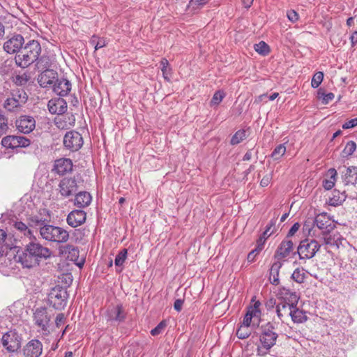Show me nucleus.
<instances>
[{
    "label": "nucleus",
    "mask_w": 357,
    "mask_h": 357,
    "mask_svg": "<svg viewBox=\"0 0 357 357\" xmlns=\"http://www.w3.org/2000/svg\"><path fill=\"white\" fill-rule=\"evenodd\" d=\"M29 241L23 250L17 252L15 260L23 268H31L38 266L42 260L50 258L52 251L41 245L36 237Z\"/></svg>",
    "instance_id": "f257e3e1"
},
{
    "label": "nucleus",
    "mask_w": 357,
    "mask_h": 357,
    "mask_svg": "<svg viewBox=\"0 0 357 357\" xmlns=\"http://www.w3.org/2000/svg\"><path fill=\"white\" fill-rule=\"evenodd\" d=\"M40 53L41 46L39 42L35 40H29L15 55V63L20 68H27L38 59Z\"/></svg>",
    "instance_id": "f03ea898"
},
{
    "label": "nucleus",
    "mask_w": 357,
    "mask_h": 357,
    "mask_svg": "<svg viewBox=\"0 0 357 357\" xmlns=\"http://www.w3.org/2000/svg\"><path fill=\"white\" fill-rule=\"evenodd\" d=\"M40 234L43 238L48 241L65 243L68 240V232L59 227L45 225L40 228Z\"/></svg>",
    "instance_id": "7ed1b4c3"
},
{
    "label": "nucleus",
    "mask_w": 357,
    "mask_h": 357,
    "mask_svg": "<svg viewBox=\"0 0 357 357\" xmlns=\"http://www.w3.org/2000/svg\"><path fill=\"white\" fill-rule=\"evenodd\" d=\"M27 95L24 91L17 90L13 91L11 96L6 99L3 107L8 112H17L27 100Z\"/></svg>",
    "instance_id": "20e7f679"
},
{
    "label": "nucleus",
    "mask_w": 357,
    "mask_h": 357,
    "mask_svg": "<svg viewBox=\"0 0 357 357\" xmlns=\"http://www.w3.org/2000/svg\"><path fill=\"white\" fill-rule=\"evenodd\" d=\"M278 335L275 331L274 326L268 322L261 327L259 341L263 349L268 351L276 343Z\"/></svg>",
    "instance_id": "39448f33"
},
{
    "label": "nucleus",
    "mask_w": 357,
    "mask_h": 357,
    "mask_svg": "<svg viewBox=\"0 0 357 357\" xmlns=\"http://www.w3.org/2000/svg\"><path fill=\"white\" fill-rule=\"evenodd\" d=\"M320 247V244L317 241L305 239L301 241L296 253L300 259H310L314 257Z\"/></svg>",
    "instance_id": "423d86ee"
},
{
    "label": "nucleus",
    "mask_w": 357,
    "mask_h": 357,
    "mask_svg": "<svg viewBox=\"0 0 357 357\" xmlns=\"http://www.w3.org/2000/svg\"><path fill=\"white\" fill-rule=\"evenodd\" d=\"M67 291L61 287L53 288L49 295L48 301L54 309L61 310L67 303Z\"/></svg>",
    "instance_id": "0eeeda50"
},
{
    "label": "nucleus",
    "mask_w": 357,
    "mask_h": 357,
    "mask_svg": "<svg viewBox=\"0 0 357 357\" xmlns=\"http://www.w3.org/2000/svg\"><path fill=\"white\" fill-rule=\"evenodd\" d=\"M35 324L40 328L39 331L43 335H46L50 333L49 329L50 317L48 315L45 308L40 307L36 309L33 314Z\"/></svg>",
    "instance_id": "6e6552de"
},
{
    "label": "nucleus",
    "mask_w": 357,
    "mask_h": 357,
    "mask_svg": "<svg viewBox=\"0 0 357 357\" xmlns=\"http://www.w3.org/2000/svg\"><path fill=\"white\" fill-rule=\"evenodd\" d=\"M22 338L15 331H10L2 337V344L9 352L17 351L21 347Z\"/></svg>",
    "instance_id": "1a4fd4ad"
},
{
    "label": "nucleus",
    "mask_w": 357,
    "mask_h": 357,
    "mask_svg": "<svg viewBox=\"0 0 357 357\" xmlns=\"http://www.w3.org/2000/svg\"><path fill=\"white\" fill-rule=\"evenodd\" d=\"M63 145L72 151H78L83 145V138L78 132H68L63 137Z\"/></svg>",
    "instance_id": "9d476101"
},
{
    "label": "nucleus",
    "mask_w": 357,
    "mask_h": 357,
    "mask_svg": "<svg viewBox=\"0 0 357 357\" xmlns=\"http://www.w3.org/2000/svg\"><path fill=\"white\" fill-rule=\"evenodd\" d=\"M78 190V185L75 178H63L59 184V191L63 197L74 195Z\"/></svg>",
    "instance_id": "9b49d317"
},
{
    "label": "nucleus",
    "mask_w": 357,
    "mask_h": 357,
    "mask_svg": "<svg viewBox=\"0 0 357 357\" xmlns=\"http://www.w3.org/2000/svg\"><path fill=\"white\" fill-rule=\"evenodd\" d=\"M24 44V39L20 34H15L3 43V50L8 54L19 52Z\"/></svg>",
    "instance_id": "f8f14e48"
},
{
    "label": "nucleus",
    "mask_w": 357,
    "mask_h": 357,
    "mask_svg": "<svg viewBox=\"0 0 357 357\" xmlns=\"http://www.w3.org/2000/svg\"><path fill=\"white\" fill-rule=\"evenodd\" d=\"M17 129L24 134L32 132L36 127V121L33 117L28 115L20 116L15 121Z\"/></svg>",
    "instance_id": "ddd939ff"
},
{
    "label": "nucleus",
    "mask_w": 357,
    "mask_h": 357,
    "mask_svg": "<svg viewBox=\"0 0 357 357\" xmlns=\"http://www.w3.org/2000/svg\"><path fill=\"white\" fill-rule=\"evenodd\" d=\"M294 249V243L291 240L284 239L278 247L274 258L276 261H282V259L290 255Z\"/></svg>",
    "instance_id": "4468645a"
},
{
    "label": "nucleus",
    "mask_w": 357,
    "mask_h": 357,
    "mask_svg": "<svg viewBox=\"0 0 357 357\" xmlns=\"http://www.w3.org/2000/svg\"><path fill=\"white\" fill-rule=\"evenodd\" d=\"M107 321L123 322L126 317V312L122 305H116L107 310Z\"/></svg>",
    "instance_id": "2eb2a0df"
},
{
    "label": "nucleus",
    "mask_w": 357,
    "mask_h": 357,
    "mask_svg": "<svg viewBox=\"0 0 357 357\" xmlns=\"http://www.w3.org/2000/svg\"><path fill=\"white\" fill-rule=\"evenodd\" d=\"M58 79V74L53 70H45L42 72L38 78L40 86L44 88H52L54 84Z\"/></svg>",
    "instance_id": "dca6fc26"
},
{
    "label": "nucleus",
    "mask_w": 357,
    "mask_h": 357,
    "mask_svg": "<svg viewBox=\"0 0 357 357\" xmlns=\"http://www.w3.org/2000/svg\"><path fill=\"white\" fill-rule=\"evenodd\" d=\"M43 351V344L38 340L29 341L23 349L24 357H39Z\"/></svg>",
    "instance_id": "f3484780"
},
{
    "label": "nucleus",
    "mask_w": 357,
    "mask_h": 357,
    "mask_svg": "<svg viewBox=\"0 0 357 357\" xmlns=\"http://www.w3.org/2000/svg\"><path fill=\"white\" fill-rule=\"evenodd\" d=\"M86 214L82 210H73L67 216V223L72 227L82 225L86 221Z\"/></svg>",
    "instance_id": "a211bd4d"
},
{
    "label": "nucleus",
    "mask_w": 357,
    "mask_h": 357,
    "mask_svg": "<svg viewBox=\"0 0 357 357\" xmlns=\"http://www.w3.org/2000/svg\"><path fill=\"white\" fill-rule=\"evenodd\" d=\"M48 109L52 114L61 115L67 110V103L63 98L52 99L47 104Z\"/></svg>",
    "instance_id": "6ab92c4d"
},
{
    "label": "nucleus",
    "mask_w": 357,
    "mask_h": 357,
    "mask_svg": "<svg viewBox=\"0 0 357 357\" xmlns=\"http://www.w3.org/2000/svg\"><path fill=\"white\" fill-rule=\"evenodd\" d=\"M52 89L54 92L59 96H66L71 90V83L65 78H58L56 82L54 84Z\"/></svg>",
    "instance_id": "aec40b11"
},
{
    "label": "nucleus",
    "mask_w": 357,
    "mask_h": 357,
    "mask_svg": "<svg viewBox=\"0 0 357 357\" xmlns=\"http://www.w3.org/2000/svg\"><path fill=\"white\" fill-rule=\"evenodd\" d=\"M314 223L319 229L326 230V231H330L335 227L329 216L326 213L317 215L314 218Z\"/></svg>",
    "instance_id": "412c9836"
},
{
    "label": "nucleus",
    "mask_w": 357,
    "mask_h": 357,
    "mask_svg": "<svg viewBox=\"0 0 357 357\" xmlns=\"http://www.w3.org/2000/svg\"><path fill=\"white\" fill-rule=\"evenodd\" d=\"M73 169V162L69 158H60L56 160L54 171L59 175H63Z\"/></svg>",
    "instance_id": "4be33fe9"
},
{
    "label": "nucleus",
    "mask_w": 357,
    "mask_h": 357,
    "mask_svg": "<svg viewBox=\"0 0 357 357\" xmlns=\"http://www.w3.org/2000/svg\"><path fill=\"white\" fill-rule=\"evenodd\" d=\"M92 200L91 194L86 191L79 192L76 194L74 199V204L77 208H85L88 206Z\"/></svg>",
    "instance_id": "5701e85b"
},
{
    "label": "nucleus",
    "mask_w": 357,
    "mask_h": 357,
    "mask_svg": "<svg viewBox=\"0 0 357 357\" xmlns=\"http://www.w3.org/2000/svg\"><path fill=\"white\" fill-rule=\"evenodd\" d=\"M324 241L326 245L338 248L341 243V236L339 233L331 234L330 231L324 233Z\"/></svg>",
    "instance_id": "b1692460"
},
{
    "label": "nucleus",
    "mask_w": 357,
    "mask_h": 357,
    "mask_svg": "<svg viewBox=\"0 0 357 357\" xmlns=\"http://www.w3.org/2000/svg\"><path fill=\"white\" fill-rule=\"evenodd\" d=\"M282 265V261H276L272 264L270 268L269 280L273 285L277 286L280 283L279 273Z\"/></svg>",
    "instance_id": "393cba45"
},
{
    "label": "nucleus",
    "mask_w": 357,
    "mask_h": 357,
    "mask_svg": "<svg viewBox=\"0 0 357 357\" xmlns=\"http://www.w3.org/2000/svg\"><path fill=\"white\" fill-rule=\"evenodd\" d=\"M342 179L345 185H355L357 183V167H349L344 174L342 175Z\"/></svg>",
    "instance_id": "a878e982"
},
{
    "label": "nucleus",
    "mask_w": 357,
    "mask_h": 357,
    "mask_svg": "<svg viewBox=\"0 0 357 357\" xmlns=\"http://www.w3.org/2000/svg\"><path fill=\"white\" fill-rule=\"evenodd\" d=\"M75 119L73 115H66L59 116L55 119V123L59 128L64 129L73 126Z\"/></svg>",
    "instance_id": "bb28decb"
},
{
    "label": "nucleus",
    "mask_w": 357,
    "mask_h": 357,
    "mask_svg": "<svg viewBox=\"0 0 357 357\" xmlns=\"http://www.w3.org/2000/svg\"><path fill=\"white\" fill-rule=\"evenodd\" d=\"M337 171L334 168H331L328 170L326 173V176L328 178H326L323 181V187L328 190L332 189L335 183L336 178H337Z\"/></svg>",
    "instance_id": "cd10ccee"
},
{
    "label": "nucleus",
    "mask_w": 357,
    "mask_h": 357,
    "mask_svg": "<svg viewBox=\"0 0 357 357\" xmlns=\"http://www.w3.org/2000/svg\"><path fill=\"white\" fill-rule=\"evenodd\" d=\"M289 316L291 320L294 323H303L307 319V317L305 312L301 310H299L296 306H291V310L290 311Z\"/></svg>",
    "instance_id": "c85d7f7f"
},
{
    "label": "nucleus",
    "mask_w": 357,
    "mask_h": 357,
    "mask_svg": "<svg viewBox=\"0 0 357 357\" xmlns=\"http://www.w3.org/2000/svg\"><path fill=\"white\" fill-rule=\"evenodd\" d=\"M292 305H289L287 301H282L276 305V313L278 318L283 321L284 317L289 316Z\"/></svg>",
    "instance_id": "c756f323"
},
{
    "label": "nucleus",
    "mask_w": 357,
    "mask_h": 357,
    "mask_svg": "<svg viewBox=\"0 0 357 357\" xmlns=\"http://www.w3.org/2000/svg\"><path fill=\"white\" fill-rule=\"evenodd\" d=\"M347 195L344 191L340 192L339 190H335L333 192V196L328 200V204L333 206L341 205L346 199Z\"/></svg>",
    "instance_id": "7c9ffc66"
},
{
    "label": "nucleus",
    "mask_w": 357,
    "mask_h": 357,
    "mask_svg": "<svg viewBox=\"0 0 357 357\" xmlns=\"http://www.w3.org/2000/svg\"><path fill=\"white\" fill-rule=\"evenodd\" d=\"M15 228L18 230L22 234L26 237L29 240L34 238L35 236L33 231L22 222H16L14 224Z\"/></svg>",
    "instance_id": "2f4dec72"
},
{
    "label": "nucleus",
    "mask_w": 357,
    "mask_h": 357,
    "mask_svg": "<svg viewBox=\"0 0 357 357\" xmlns=\"http://www.w3.org/2000/svg\"><path fill=\"white\" fill-rule=\"evenodd\" d=\"M248 131L245 130H238L231 137V144L236 145L241 142L243 140L247 138Z\"/></svg>",
    "instance_id": "473e14b6"
},
{
    "label": "nucleus",
    "mask_w": 357,
    "mask_h": 357,
    "mask_svg": "<svg viewBox=\"0 0 357 357\" xmlns=\"http://www.w3.org/2000/svg\"><path fill=\"white\" fill-rule=\"evenodd\" d=\"M284 301H287L289 305L296 306L299 300V296L296 292L287 290L284 294Z\"/></svg>",
    "instance_id": "72a5a7b5"
},
{
    "label": "nucleus",
    "mask_w": 357,
    "mask_h": 357,
    "mask_svg": "<svg viewBox=\"0 0 357 357\" xmlns=\"http://www.w3.org/2000/svg\"><path fill=\"white\" fill-rule=\"evenodd\" d=\"M90 44L92 45L96 50L100 49L107 45V41L104 38L93 35L90 40Z\"/></svg>",
    "instance_id": "f704fd0d"
},
{
    "label": "nucleus",
    "mask_w": 357,
    "mask_h": 357,
    "mask_svg": "<svg viewBox=\"0 0 357 357\" xmlns=\"http://www.w3.org/2000/svg\"><path fill=\"white\" fill-rule=\"evenodd\" d=\"M356 149V144L354 141H349L348 142L342 152V156L344 158H347L350 155H351Z\"/></svg>",
    "instance_id": "c9c22d12"
},
{
    "label": "nucleus",
    "mask_w": 357,
    "mask_h": 357,
    "mask_svg": "<svg viewBox=\"0 0 357 357\" xmlns=\"http://www.w3.org/2000/svg\"><path fill=\"white\" fill-rule=\"evenodd\" d=\"M305 273L303 268H296L291 275V278L298 283H303L305 279Z\"/></svg>",
    "instance_id": "e433bc0d"
},
{
    "label": "nucleus",
    "mask_w": 357,
    "mask_h": 357,
    "mask_svg": "<svg viewBox=\"0 0 357 357\" xmlns=\"http://www.w3.org/2000/svg\"><path fill=\"white\" fill-rule=\"evenodd\" d=\"M255 50L259 54L266 56L270 52L269 46L264 41H261L255 45Z\"/></svg>",
    "instance_id": "4c0bfd02"
},
{
    "label": "nucleus",
    "mask_w": 357,
    "mask_h": 357,
    "mask_svg": "<svg viewBox=\"0 0 357 357\" xmlns=\"http://www.w3.org/2000/svg\"><path fill=\"white\" fill-rule=\"evenodd\" d=\"M127 249H123L118 253L114 260V264L116 266L121 267L123 266L127 258Z\"/></svg>",
    "instance_id": "58836bf2"
},
{
    "label": "nucleus",
    "mask_w": 357,
    "mask_h": 357,
    "mask_svg": "<svg viewBox=\"0 0 357 357\" xmlns=\"http://www.w3.org/2000/svg\"><path fill=\"white\" fill-rule=\"evenodd\" d=\"M160 64L162 66L161 70L162 72V75L165 79L169 81L170 79L169 77V75L171 74V68L169 66L168 60L165 58L162 59Z\"/></svg>",
    "instance_id": "ea45409f"
},
{
    "label": "nucleus",
    "mask_w": 357,
    "mask_h": 357,
    "mask_svg": "<svg viewBox=\"0 0 357 357\" xmlns=\"http://www.w3.org/2000/svg\"><path fill=\"white\" fill-rule=\"evenodd\" d=\"M286 152V147L284 144H279L277 146L271 153V157L274 160L280 159Z\"/></svg>",
    "instance_id": "a19ab883"
},
{
    "label": "nucleus",
    "mask_w": 357,
    "mask_h": 357,
    "mask_svg": "<svg viewBox=\"0 0 357 357\" xmlns=\"http://www.w3.org/2000/svg\"><path fill=\"white\" fill-rule=\"evenodd\" d=\"M15 135L4 137L1 140L2 146L7 149H15Z\"/></svg>",
    "instance_id": "79ce46f5"
},
{
    "label": "nucleus",
    "mask_w": 357,
    "mask_h": 357,
    "mask_svg": "<svg viewBox=\"0 0 357 357\" xmlns=\"http://www.w3.org/2000/svg\"><path fill=\"white\" fill-rule=\"evenodd\" d=\"M64 252L69 254L71 260H75L79 256V250L72 245H66L64 247Z\"/></svg>",
    "instance_id": "37998d69"
},
{
    "label": "nucleus",
    "mask_w": 357,
    "mask_h": 357,
    "mask_svg": "<svg viewBox=\"0 0 357 357\" xmlns=\"http://www.w3.org/2000/svg\"><path fill=\"white\" fill-rule=\"evenodd\" d=\"M251 334V328L243 325H241L236 331V336L239 339H245Z\"/></svg>",
    "instance_id": "c03bdc74"
},
{
    "label": "nucleus",
    "mask_w": 357,
    "mask_h": 357,
    "mask_svg": "<svg viewBox=\"0 0 357 357\" xmlns=\"http://www.w3.org/2000/svg\"><path fill=\"white\" fill-rule=\"evenodd\" d=\"M225 94L223 91H217L215 92V93L213 94V96L211 100V106H213V105H218L221 102L222 100H223V98H225Z\"/></svg>",
    "instance_id": "a18cd8bd"
},
{
    "label": "nucleus",
    "mask_w": 357,
    "mask_h": 357,
    "mask_svg": "<svg viewBox=\"0 0 357 357\" xmlns=\"http://www.w3.org/2000/svg\"><path fill=\"white\" fill-rule=\"evenodd\" d=\"M8 130V119L0 112V136L6 133Z\"/></svg>",
    "instance_id": "49530a36"
},
{
    "label": "nucleus",
    "mask_w": 357,
    "mask_h": 357,
    "mask_svg": "<svg viewBox=\"0 0 357 357\" xmlns=\"http://www.w3.org/2000/svg\"><path fill=\"white\" fill-rule=\"evenodd\" d=\"M324 79V73L322 72H317L316 73L311 81V86L312 87L316 89L317 88L321 83L322 82Z\"/></svg>",
    "instance_id": "de8ad7c7"
},
{
    "label": "nucleus",
    "mask_w": 357,
    "mask_h": 357,
    "mask_svg": "<svg viewBox=\"0 0 357 357\" xmlns=\"http://www.w3.org/2000/svg\"><path fill=\"white\" fill-rule=\"evenodd\" d=\"M319 98L322 100V102L324 105L328 104L329 102L333 100L335 98V95L333 93H324L321 92V89L318 91Z\"/></svg>",
    "instance_id": "09e8293b"
},
{
    "label": "nucleus",
    "mask_w": 357,
    "mask_h": 357,
    "mask_svg": "<svg viewBox=\"0 0 357 357\" xmlns=\"http://www.w3.org/2000/svg\"><path fill=\"white\" fill-rule=\"evenodd\" d=\"M15 145L16 148L17 147H26L30 145V140L22 136H15Z\"/></svg>",
    "instance_id": "8fccbe9b"
},
{
    "label": "nucleus",
    "mask_w": 357,
    "mask_h": 357,
    "mask_svg": "<svg viewBox=\"0 0 357 357\" xmlns=\"http://www.w3.org/2000/svg\"><path fill=\"white\" fill-rule=\"evenodd\" d=\"M167 326V323L165 321H162L161 322H160L156 327H155L154 328H153L151 331V334L153 335V336H155V335H158L160 333H162V332L165 330V328H166Z\"/></svg>",
    "instance_id": "3c124183"
},
{
    "label": "nucleus",
    "mask_w": 357,
    "mask_h": 357,
    "mask_svg": "<svg viewBox=\"0 0 357 357\" xmlns=\"http://www.w3.org/2000/svg\"><path fill=\"white\" fill-rule=\"evenodd\" d=\"M247 313L252 315V318L255 320L257 319V324L259 323L261 314L260 310H255L250 307Z\"/></svg>",
    "instance_id": "603ef678"
},
{
    "label": "nucleus",
    "mask_w": 357,
    "mask_h": 357,
    "mask_svg": "<svg viewBox=\"0 0 357 357\" xmlns=\"http://www.w3.org/2000/svg\"><path fill=\"white\" fill-rule=\"evenodd\" d=\"M66 317L64 314L59 313L56 315L55 319V324L56 327H60L61 326L63 325L66 322Z\"/></svg>",
    "instance_id": "864d4df0"
},
{
    "label": "nucleus",
    "mask_w": 357,
    "mask_h": 357,
    "mask_svg": "<svg viewBox=\"0 0 357 357\" xmlns=\"http://www.w3.org/2000/svg\"><path fill=\"white\" fill-rule=\"evenodd\" d=\"M272 178H273V175L271 173L266 174L260 181L261 186H262V187L268 186L270 184Z\"/></svg>",
    "instance_id": "5fc2aeb1"
},
{
    "label": "nucleus",
    "mask_w": 357,
    "mask_h": 357,
    "mask_svg": "<svg viewBox=\"0 0 357 357\" xmlns=\"http://www.w3.org/2000/svg\"><path fill=\"white\" fill-rule=\"evenodd\" d=\"M287 16L291 22H296L298 20V14L294 10L287 11Z\"/></svg>",
    "instance_id": "6e6d98bb"
},
{
    "label": "nucleus",
    "mask_w": 357,
    "mask_h": 357,
    "mask_svg": "<svg viewBox=\"0 0 357 357\" xmlns=\"http://www.w3.org/2000/svg\"><path fill=\"white\" fill-rule=\"evenodd\" d=\"M356 126H357V118H355V119H352L345 122L342 125V128L343 129H349V128H354Z\"/></svg>",
    "instance_id": "4d7b16f0"
},
{
    "label": "nucleus",
    "mask_w": 357,
    "mask_h": 357,
    "mask_svg": "<svg viewBox=\"0 0 357 357\" xmlns=\"http://www.w3.org/2000/svg\"><path fill=\"white\" fill-rule=\"evenodd\" d=\"M31 227H39V229L40 227H43L44 225V221L41 219L38 218V217H34L31 219Z\"/></svg>",
    "instance_id": "13d9d810"
},
{
    "label": "nucleus",
    "mask_w": 357,
    "mask_h": 357,
    "mask_svg": "<svg viewBox=\"0 0 357 357\" xmlns=\"http://www.w3.org/2000/svg\"><path fill=\"white\" fill-rule=\"evenodd\" d=\"M6 237V231L4 230L0 229V256L2 255V253L3 252V244L4 243Z\"/></svg>",
    "instance_id": "bf43d9fd"
},
{
    "label": "nucleus",
    "mask_w": 357,
    "mask_h": 357,
    "mask_svg": "<svg viewBox=\"0 0 357 357\" xmlns=\"http://www.w3.org/2000/svg\"><path fill=\"white\" fill-rule=\"evenodd\" d=\"M260 252H258V249L255 248V250H252L248 255V261L249 262H253L255 260L256 256Z\"/></svg>",
    "instance_id": "052dcab7"
},
{
    "label": "nucleus",
    "mask_w": 357,
    "mask_h": 357,
    "mask_svg": "<svg viewBox=\"0 0 357 357\" xmlns=\"http://www.w3.org/2000/svg\"><path fill=\"white\" fill-rule=\"evenodd\" d=\"M252 315L248 314V313H246V314L244 317L242 325L245 326H247V327H250L251 321H252Z\"/></svg>",
    "instance_id": "680f3d73"
},
{
    "label": "nucleus",
    "mask_w": 357,
    "mask_h": 357,
    "mask_svg": "<svg viewBox=\"0 0 357 357\" xmlns=\"http://www.w3.org/2000/svg\"><path fill=\"white\" fill-rule=\"evenodd\" d=\"M183 300L182 299H176L174 303V308L177 311L180 312L182 309V306L183 304Z\"/></svg>",
    "instance_id": "e2e57ef3"
},
{
    "label": "nucleus",
    "mask_w": 357,
    "mask_h": 357,
    "mask_svg": "<svg viewBox=\"0 0 357 357\" xmlns=\"http://www.w3.org/2000/svg\"><path fill=\"white\" fill-rule=\"evenodd\" d=\"M300 225L298 222L294 224L288 232V236H291L299 229Z\"/></svg>",
    "instance_id": "0e129e2a"
},
{
    "label": "nucleus",
    "mask_w": 357,
    "mask_h": 357,
    "mask_svg": "<svg viewBox=\"0 0 357 357\" xmlns=\"http://www.w3.org/2000/svg\"><path fill=\"white\" fill-rule=\"evenodd\" d=\"M265 241H266V239L261 238V236L257 240L256 248L258 249V252H260L262 250Z\"/></svg>",
    "instance_id": "69168bd1"
},
{
    "label": "nucleus",
    "mask_w": 357,
    "mask_h": 357,
    "mask_svg": "<svg viewBox=\"0 0 357 357\" xmlns=\"http://www.w3.org/2000/svg\"><path fill=\"white\" fill-rule=\"evenodd\" d=\"M350 40L352 45L357 43V31H354L350 36Z\"/></svg>",
    "instance_id": "338daca9"
},
{
    "label": "nucleus",
    "mask_w": 357,
    "mask_h": 357,
    "mask_svg": "<svg viewBox=\"0 0 357 357\" xmlns=\"http://www.w3.org/2000/svg\"><path fill=\"white\" fill-rule=\"evenodd\" d=\"M275 223L276 220H271L270 222L267 225L266 229H268V233H271V231L273 232V230H271V228L273 227H275Z\"/></svg>",
    "instance_id": "774afa93"
}]
</instances>
